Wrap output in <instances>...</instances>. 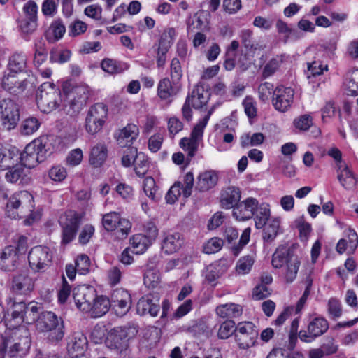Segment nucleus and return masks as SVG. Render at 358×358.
<instances>
[{
	"label": "nucleus",
	"mask_w": 358,
	"mask_h": 358,
	"mask_svg": "<svg viewBox=\"0 0 358 358\" xmlns=\"http://www.w3.org/2000/svg\"><path fill=\"white\" fill-rule=\"evenodd\" d=\"M272 265L282 268V276L286 283H292L296 278L301 260L293 249L279 247L272 256Z\"/></svg>",
	"instance_id": "f257e3e1"
},
{
	"label": "nucleus",
	"mask_w": 358,
	"mask_h": 358,
	"mask_svg": "<svg viewBox=\"0 0 358 358\" xmlns=\"http://www.w3.org/2000/svg\"><path fill=\"white\" fill-rule=\"evenodd\" d=\"M48 138L45 136L36 138L29 143L23 152H19V162L24 167L31 169L43 162L49 150Z\"/></svg>",
	"instance_id": "f03ea898"
},
{
	"label": "nucleus",
	"mask_w": 358,
	"mask_h": 358,
	"mask_svg": "<svg viewBox=\"0 0 358 358\" xmlns=\"http://www.w3.org/2000/svg\"><path fill=\"white\" fill-rule=\"evenodd\" d=\"M63 91L65 96L64 100V110L71 116L77 115L86 104L90 94L88 86L85 85H76L69 89L65 85Z\"/></svg>",
	"instance_id": "7ed1b4c3"
},
{
	"label": "nucleus",
	"mask_w": 358,
	"mask_h": 358,
	"mask_svg": "<svg viewBox=\"0 0 358 358\" xmlns=\"http://www.w3.org/2000/svg\"><path fill=\"white\" fill-rule=\"evenodd\" d=\"M33 196L27 191L14 193L6 205L7 216L11 219L27 217L34 209Z\"/></svg>",
	"instance_id": "20e7f679"
},
{
	"label": "nucleus",
	"mask_w": 358,
	"mask_h": 358,
	"mask_svg": "<svg viewBox=\"0 0 358 358\" xmlns=\"http://www.w3.org/2000/svg\"><path fill=\"white\" fill-rule=\"evenodd\" d=\"M62 102L61 92L53 83L45 82L41 85L36 94L38 108L44 113L56 109Z\"/></svg>",
	"instance_id": "39448f33"
},
{
	"label": "nucleus",
	"mask_w": 358,
	"mask_h": 358,
	"mask_svg": "<svg viewBox=\"0 0 358 358\" xmlns=\"http://www.w3.org/2000/svg\"><path fill=\"white\" fill-rule=\"evenodd\" d=\"M34 321L39 331L50 332L49 340L57 342L64 337V321L61 317L57 315H38L37 318H34L31 322Z\"/></svg>",
	"instance_id": "423d86ee"
},
{
	"label": "nucleus",
	"mask_w": 358,
	"mask_h": 358,
	"mask_svg": "<svg viewBox=\"0 0 358 358\" xmlns=\"http://www.w3.org/2000/svg\"><path fill=\"white\" fill-rule=\"evenodd\" d=\"M30 346L31 339L24 328L15 331L13 336L3 343V348L9 347L8 355L13 358H21L26 355Z\"/></svg>",
	"instance_id": "0eeeda50"
},
{
	"label": "nucleus",
	"mask_w": 358,
	"mask_h": 358,
	"mask_svg": "<svg viewBox=\"0 0 358 358\" xmlns=\"http://www.w3.org/2000/svg\"><path fill=\"white\" fill-rule=\"evenodd\" d=\"M107 116L108 108L105 104L98 103L91 106L85 118L86 131L92 135L99 132L105 124Z\"/></svg>",
	"instance_id": "6e6552de"
},
{
	"label": "nucleus",
	"mask_w": 358,
	"mask_h": 358,
	"mask_svg": "<svg viewBox=\"0 0 358 358\" xmlns=\"http://www.w3.org/2000/svg\"><path fill=\"white\" fill-rule=\"evenodd\" d=\"M20 120L18 104L10 99H4L0 101V121L7 130L13 129Z\"/></svg>",
	"instance_id": "1a4fd4ad"
},
{
	"label": "nucleus",
	"mask_w": 358,
	"mask_h": 358,
	"mask_svg": "<svg viewBox=\"0 0 358 358\" xmlns=\"http://www.w3.org/2000/svg\"><path fill=\"white\" fill-rule=\"evenodd\" d=\"M81 217L76 212L69 210L59 218L62 227V243H69L75 237L79 228Z\"/></svg>",
	"instance_id": "9d476101"
},
{
	"label": "nucleus",
	"mask_w": 358,
	"mask_h": 358,
	"mask_svg": "<svg viewBox=\"0 0 358 358\" xmlns=\"http://www.w3.org/2000/svg\"><path fill=\"white\" fill-rule=\"evenodd\" d=\"M258 336L255 326L250 322L238 323L235 333L236 341L240 348L248 349L253 346Z\"/></svg>",
	"instance_id": "9b49d317"
},
{
	"label": "nucleus",
	"mask_w": 358,
	"mask_h": 358,
	"mask_svg": "<svg viewBox=\"0 0 358 358\" xmlns=\"http://www.w3.org/2000/svg\"><path fill=\"white\" fill-rule=\"evenodd\" d=\"M194 180L193 174L188 172L184 176L183 183L176 182L166 195L167 203H174L182 194L185 198L189 197L192 194Z\"/></svg>",
	"instance_id": "f8f14e48"
},
{
	"label": "nucleus",
	"mask_w": 358,
	"mask_h": 358,
	"mask_svg": "<svg viewBox=\"0 0 358 358\" xmlns=\"http://www.w3.org/2000/svg\"><path fill=\"white\" fill-rule=\"evenodd\" d=\"M28 259L31 268L39 272L44 271L49 266L52 255L48 248L38 245L30 250Z\"/></svg>",
	"instance_id": "ddd939ff"
},
{
	"label": "nucleus",
	"mask_w": 358,
	"mask_h": 358,
	"mask_svg": "<svg viewBox=\"0 0 358 358\" xmlns=\"http://www.w3.org/2000/svg\"><path fill=\"white\" fill-rule=\"evenodd\" d=\"M294 91L291 87L278 86L275 88L272 96V104L274 108L280 112L287 111L293 103Z\"/></svg>",
	"instance_id": "4468645a"
},
{
	"label": "nucleus",
	"mask_w": 358,
	"mask_h": 358,
	"mask_svg": "<svg viewBox=\"0 0 358 358\" xmlns=\"http://www.w3.org/2000/svg\"><path fill=\"white\" fill-rule=\"evenodd\" d=\"M87 337L82 332H73L67 338V352L70 357H82L87 348Z\"/></svg>",
	"instance_id": "2eb2a0df"
},
{
	"label": "nucleus",
	"mask_w": 358,
	"mask_h": 358,
	"mask_svg": "<svg viewBox=\"0 0 358 358\" xmlns=\"http://www.w3.org/2000/svg\"><path fill=\"white\" fill-rule=\"evenodd\" d=\"M258 207V201L253 197L238 202L233 209V216L239 221L247 220L255 215Z\"/></svg>",
	"instance_id": "dca6fc26"
},
{
	"label": "nucleus",
	"mask_w": 358,
	"mask_h": 358,
	"mask_svg": "<svg viewBox=\"0 0 358 358\" xmlns=\"http://www.w3.org/2000/svg\"><path fill=\"white\" fill-rule=\"evenodd\" d=\"M19 74L6 71L1 78V87L9 93L19 94L22 93L27 87V80L20 78Z\"/></svg>",
	"instance_id": "f3484780"
},
{
	"label": "nucleus",
	"mask_w": 358,
	"mask_h": 358,
	"mask_svg": "<svg viewBox=\"0 0 358 358\" xmlns=\"http://www.w3.org/2000/svg\"><path fill=\"white\" fill-rule=\"evenodd\" d=\"M18 255L15 247L8 245L6 247L0 255V268L6 271H13L17 264Z\"/></svg>",
	"instance_id": "a211bd4d"
},
{
	"label": "nucleus",
	"mask_w": 358,
	"mask_h": 358,
	"mask_svg": "<svg viewBox=\"0 0 358 358\" xmlns=\"http://www.w3.org/2000/svg\"><path fill=\"white\" fill-rule=\"evenodd\" d=\"M241 192L238 187L230 186L222 191L220 203L223 208L231 209L240 201Z\"/></svg>",
	"instance_id": "6ab92c4d"
},
{
	"label": "nucleus",
	"mask_w": 358,
	"mask_h": 358,
	"mask_svg": "<svg viewBox=\"0 0 358 358\" xmlns=\"http://www.w3.org/2000/svg\"><path fill=\"white\" fill-rule=\"evenodd\" d=\"M34 288V282L27 273L15 275L13 278V291L19 294H27Z\"/></svg>",
	"instance_id": "aec40b11"
},
{
	"label": "nucleus",
	"mask_w": 358,
	"mask_h": 358,
	"mask_svg": "<svg viewBox=\"0 0 358 358\" xmlns=\"http://www.w3.org/2000/svg\"><path fill=\"white\" fill-rule=\"evenodd\" d=\"M139 134V129L134 124H128L118 134L117 141L120 145L124 147L129 145L136 140Z\"/></svg>",
	"instance_id": "412c9836"
},
{
	"label": "nucleus",
	"mask_w": 358,
	"mask_h": 358,
	"mask_svg": "<svg viewBox=\"0 0 358 358\" xmlns=\"http://www.w3.org/2000/svg\"><path fill=\"white\" fill-rule=\"evenodd\" d=\"M159 301V296L154 294L143 297L138 302V312L139 313H158L160 308Z\"/></svg>",
	"instance_id": "4be33fe9"
},
{
	"label": "nucleus",
	"mask_w": 358,
	"mask_h": 358,
	"mask_svg": "<svg viewBox=\"0 0 358 358\" xmlns=\"http://www.w3.org/2000/svg\"><path fill=\"white\" fill-rule=\"evenodd\" d=\"M19 163V150L16 148L0 149V171L6 170Z\"/></svg>",
	"instance_id": "5701e85b"
},
{
	"label": "nucleus",
	"mask_w": 358,
	"mask_h": 358,
	"mask_svg": "<svg viewBox=\"0 0 358 358\" xmlns=\"http://www.w3.org/2000/svg\"><path fill=\"white\" fill-rule=\"evenodd\" d=\"M210 98V94L206 91L202 86H196L192 92L191 94L187 96L186 100L189 99V103L196 109L201 108L205 106Z\"/></svg>",
	"instance_id": "b1692460"
},
{
	"label": "nucleus",
	"mask_w": 358,
	"mask_h": 358,
	"mask_svg": "<svg viewBox=\"0 0 358 358\" xmlns=\"http://www.w3.org/2000/svg\"><path fill=\"white\" fill-rule=\"evenodd\" d=\"M86 291L92 294L94 292V290L85 285L75 288L73 291L76 305L81 311H88L91 306L90 299L86 298Z\"/></svg>",
	"instance_id": "393cba45"
},
{
	"label": "nucleus",
	"mask_w": 358,
	"mask_h": 358,
	"mask_svg": "<svg viewBox=\"0 0 358 358\" xmlns=\"http://www.w3.org/2000/svg\"><path fill=\"white\" fill-rule=\"evenodd\" d=\"M113 306H117L121 311L127 313L129 310L131 304L130 294L124 289L115 290L112 295Z\"/></svg>",
	"instance_id": "a878e982"
},
{
	"label": "nucleus",
	"mask_w": 358,
	"mask_h": 358,
	"mask_svg": "<svg viewBox=\"0 0 358 358\" xmlns=\"http://www.w3.org/2000/svg\"><path fill=\"white\" fill-rule=\"evenodd\" d=\"M348 238V241L340 239L336 245V251L341 255L347 250L350 254L354 252L358 245V236L354 230L349 229Z\"/></svg>",
	"instance_id": "bb28decb"
},
{
	"label": "nucleus",
	"mask_w": 358,
	"mask_h": 358,
	"mask_svg": "<svg viewBox=\"0 0 358 358\" xmlns=\"http://www.w3.org/2000/svg\"><path fill=\"white\" fill-rule=\"evenodd\" d=\"M183 240L179 233L168 234L162 242V249L167 254L177 252L182 245Z\"/></svg>",
	"instance_id": "cd10ccee"
},
{
	"label": "nucleus",
	"mask_w": 358,
	"mask_h": 358,
	"mask_svg": "<svg viewBox=\"0 0 358 358\" xmlns=\"http://www.w3.org/2000/svg\"><path fill=\"white\" fill-rule=\"evenodd\" d=\"M66 32V27L60 19L54 20L45 32V38L50 43L60 40Z\"/></svg>",
	"instance_id": "c85d7f7f"
},
{
	"label": "nucleus",
	"mask_w": 358,
	"mask_h": 358,
	"mask_svg": "<svg viewBox=\"0 0 358 358\" xmlns=\"http://www.w3.org/2000/svg\"><path fill=\"white\" fill-rule=\"evenodd\" d=\"M338 180L346 189H352L356 185V179L352 172L346 165H338Z\"/></svg>",
	"instance_id": "c756f323"
},
{
	"label": "nucleus",
	"mask_w": 358,
	"mask_h": 358,
	"mask_svg": "<svg viewBox=\"0 0 358 358\" xmlns=\"http://www.w3.org/2000/svg\"><path fill=\"white\" fill-rule=\"evenodd\" d=\"M217 182V176L213 171H207L201 173L198 178L196 187L205 192L213 187Z\"/></svg>",
	"instance_id": "7c9ffc66"
},
{
	"label": "nucleus",
	"mask_w": 358,
	"mask_h": 358,
	"mask_svg": "<svg viewBox=\"0 0 358 358\" xmlns=\"http://www.w3.org/2000/svg\"><path fill=\"white\" fill-rule=\"evenodd\" d=\"M255 216V227L257 229L263 228L266 222L271 220L270 206L266 203H258Z\"/></svg>",
	"instance_id": "2f4dec72"
},
{
	"label": "nucleus",
	"mask_w": 358,
	"mask_h": 358,
	"mask_svg": "<svg viewBox=\"0 0 358 358\" xmlns=\"http://www.w3.org/2000/svg\"><path fill=\"white\" fill-rule=\"evenodd\" d=\"M280 220L278 217L272 218L263 230L262 238L264 243H271L276 238L280 227Z\"/></svg>",
	"instance_id": "473e14b6"
},
{
	"label": "nucleus",
	"mask_w": 358,
	"mask_h": 358,
	"mask_svg": "<svg viewBox=\"0 0 358 358\" xmlns=\"http://www.w3.org/2000/svg\"><path fill=\"white\" fill-rule=\"evenodd\" d=\"M26 65V56L21 53H15L9 59L7 71L19 74L25 69Z\"/></svg>",
	"instance_id": "72a5a7b5"
},
{
	"label": "nucleus",
	"mask_w": 358,
	"mask_h": 358,
	"mask_svg": "<svg viewBox=\"0 0 358 358\" xmlns=\"http://www.w3.org/2000/svg\"><path fill=\"white\" fill-rule=\"evenodd\" d=\"M130 244L132 254H141L146 250L151 242L147 239L146 236L138 234L130 238Z\"/></svg>",
	"instance_id": "f704fd0d"
},
{
	"label": "nucleus",
	"mask_w": 358,
	"mask_h": 358,
	"mask_svg": "<svg viewBox=\"0 0 358 358\" xmlns=\"http://www.w3.org/2000/svg\"><path fill=\"white\" fill-rule=\"evenodd\" d=\"M107 157V148L103 143L94 146L90 153V162L94 166H101Z\"/></svg>",
	"instance_id": "c9c22d12"
},
{
	"label": "nucleus",
	"mask_w": 358,
	"mask_h": 358,
	"mask_svg": "<svg viewBox=\"0 0 358 358\" xmlns=\"http://www.w3.org/2000/svg\"><path fill=\"white\" fill-rule=\"evenodd\" d=\"M124 332L120 329L115 328L110 332L106 339V344L110 348L120 349L124 347L125 339Z\"/></svg>",
	"instance_id": "e433bc0d"
},
{
	"label": "nucleus",
	"mask_w": 358,
	"mask_h": 358,
	"mask_svg": "<svg viewBox=\"0 0 358 358\" xmlns=\"http://www.w3.org/2000/svg\"><path fill=\"white\" fill-rule=\"evenodd\" d=\"M101 69L110 74L120 73L128 69L126 64L112 59H104L101 64Z\"/></svg>",
	"instance_id": "4c0bfd02"
},
{
	"label": "nucleus",
	"mask_w": 358,
	"mask_h": 358,
	"mask_svg": "<svg viewBox=\"0 0 358 358\" xmlns=\"http://www.w3.org/2000/svg\"><path fill=\"white\" fill-rule=\"evenodd\" d=\"M328 70L327 64H323L320 59L319 54L314 57V59L307 62V77L317 76L323 73L324 71Z\"/></svg>",
	"instance_id": "58836bf2"
},
{
	"label": "nucleus",
	"mask_w": 358,
	"mask_h": 358,
	"mask_svg": "<svg viewBox=\"0 0 358 358\" xmlns=\"http://www.w3.org/2000/svg\"><path fill=\"white\" fill-rule=\"evenodd\" d=\"M329 328L327 321L323 317H316L311 321L308 326V330L316 338L320 336L325 333Z\"/></svg>",
	"instance_id": "ea45409f"
},
{
	"label": "nucleus",
	"mask_w": 358,
	"mask_h": 358,
	"mask_svg": "<svg viewBox=\"0 0 358 358\" xmlns=\"http://www.w3.org/2000/svg\"><path fill=\"white\" fill-rule=\"evenodd\" d=\"M344 85L348 95L356 96L358 94V69H354L348 73Z\"/></svg>",
	"instance_id": "a19ab883"
},
{
	"label": "nucleus",
	"mask_w": 358,
	"mask_h": 358,
	"mask_svg": "<svg viewBox=\"0 0 358 358\" xmlns=\"http://www.w3.org/2000/svg\"><path fill=\"white\" fill-rule=\"evenodd\" d=\"M174 94L170 80L167 78L162 79L157 85V95L162 100H166Z\"/></svg>",
	"instance_id": "79ce46f5"
},
{
	"label": "nucleus",
	"mask_w": 358,
	"mask_h": 358,
	"mask_svg": "<svg viewBox=\"0 0 358 358\" xmlns=\"http://www.w3.org/2000/svg\"><path fill=\"white\" fill-rule=\"evenodd\" d=\"M40 124L41 123L36 117H29L23 120L21 124V134L23 135H31L38 129Z\"/></svg>",
	"instance_id": "37998d69"
},
{
	"label": "nucleus",
	"mask_w": 358,
	"mask_h": 358,
	"mask_svg": "<svg viewBox=\"0 0 358 358\" xmlns=\"http://www.w3.org/2000/svg\"><path fill=\"white\" fill-rule=\"evenodd\" d=\"M252 257L246 255L241 257L236 265V271L238 275H245L250 273L254 264Z\"/></svg>",
	"instance_id": "c03bdc74"
},
{
	"label": "nucleus",
	"mask_w": 358,
	"mask_h": 358,
	"mask_svg": "<svg viewBox=\"0 0 358 358\" xmlns=\"http://www.w3.org/2000/svg\"><path fill=\"white\" fill-rule=\"evenodd\" d=\"M144 285L149 289L157 287L160 282L159 273L157 269H147L144 274Z\"/></svg>",
	"instance_id": "a18cd8bd"
},
{
	"label": "nucleus",
	"mask_w": 358,
	"mask_h": 358,
	"mask_svg": "<svg viewBox=\"0 0 358 358\" xmlns=\"http://www.w3.org/2000/svg\"><path fill=\"white\" fill-rule=\"evenodd\" d=\"M212 114V110H209L208 113L195 125L194 127L190 139L196 140V141L199 142L200 139H201L203 134V129L206 127L210 117Z\"/></svg>",
	"instance_id": "49530a36"
},
{
	"label": "nucleus",
	"mask_w": 358,
	"mask_h": 358,
	"mask_svg": "<svg viewBox=\"0 0 358 358\" xmlns=\"http://www.w3.org/2000/svg\"><path fill=\"white\" fill-rule=\"evenodd\" d=\"M143 191L145 194L151 200L157 201L159 199L157 194V187L155 185V181L152 177H146L143 181Z\"/></svg>",
	"instance_id": "de8ad7c7"
},
{
	"label": "nucleus",
	"mask_w": 358,
	"mask_h": 358,
	"mask_svg": "<svg viewBox=\"0 0 358 358\" xmlns=\"http://www.w3.org/2000/svg\"><path fill=\"white\" fill-rule=\"evenodd\" d=\"M120 218V214L116 212L105 214L102 217V224L104 229L108 231L116 229Z\"/></svg>",
	"instance_id": "09e8293b"
},
{
	"label": "nucleus",
	"mask_w": 358,
	"mask_h": 358,
	"mask_svg": "<svg viewBox=\"0 0 358 358\" xmlns=\"http://www.w3.org/2000/svg\"><path fill=\"white\" fill-rule=\"evenodd\" d=\"M136 173L138 176H143L148 169V158L143 152H136V157L134 161Z\"/></svg>",
	"instance_id": "8fccbe9b"
},
{
	"label": "nucleus",
	"mask_w": 358,
	"mask_h": 358,
	"mask_svg": "<svg viewBox=\"0 0 358 358\" xmlns=\"http://www.w3.org/2000/svg\"><path fill=\"white\" fill-rule=\"evenodd\" d=\"M110 307V302L108 297L99 296L94 299L93 310L95 313H107Z\"/></svg>",
	"instance_id": "3c124183"
},
{
	"label": "nucleus",
	"mask_w": 358,
	"mask_h": 358,
	"mask_svg": "<svg viewBox=\"0 0 358 358\" xmlns=\"http://www.w3.org/2000/svg\"><path fill=\"white\" fill-rule=\"evenodd\" d=\"M274 87L273 85L268 82H264L259 85L258 87V97L259 100L265 103L271 97V95H274Z\"/></svg>",
	"instance_id": "603ef678"
},
{
	"label": "nucleus",
	"mask_w": 358,
	"mask_h": 358,
	"mask_svg": "<svg viewBox=\"0 0 358 358\" xmlns=\"http://www.w3.org/2000/svg\"><path fill=\"white\" fill-rule=\"evenodd\" d=\"M5 317V325L10 329H15L19 327L23 322L31 324L32 322L29 321L24 317V315H3Z\"/></svg>",
	"instance_id": "864d4df0"
},
{
	"label": "nucleus",
	"mask_w": 358,
	"mask_h": 358,
	"mask_svg": "<svg viewBox=\"0 0 358 358\" xmlns=\"http://www.w3.org/2000/svg\"><path fill=\"white\" fill-rule=\"evenodd\" d=\"M180 145L188 152L187 161H189L195 155L198 150L199 142L189 138H183L180 140Z\"/></svg>",
	"instance_id": "5fc2aeb1"
},
{
	"label": "nucleus",
	"mask_w": 358,
	"mask_h": 358,
	"mask_svg": "<svg viewBox=\"0 0 358 358\" xmlns=\"http://www.w3.org/2000/svg\"><path fill=\"white\" fill-rule=\"evenodd\" d=\"M250 227H247L243 230L238 244L231 248V251L234 255L238 256L244 246L248 243L250 241Z\"/></svg>",
	"instance_id": "6e6d98bb"
},
{
	"label": "nucleus",
	"mask_w": 358,
	"mask_h": 358,
	"mask_svg": "<svg viewBox=\"0 0 358 358\" xmlns=\"http://www.w3.org/2000/svg\"><path fill=\"white\" fill-rule=\"evenodd\" d=\"M224 241L218 237L209 239L203 245V251L206 254H213L220 251L223 246Z\"/></svg>",
	"instance_id": "4d7b16f0"
},
{
	"label": "nucleus",
	"mask_w": 358,
	"mask_h": 358,
	"mask_svg": "<svg viewBox=\"0 0 358 358\" xmlns=\"http://www.w3.org/2000/svg\"><path fill=\"white\" fill-rule=\"evenodd\" d=\"M235 322L233 320H226L222 323L217 332L221 339L228 338L234 332L236 333Z\"/></svg>",
	"instance_id": "13d9d810"
},
{
	"label": "nucleus",
	"mask_w": 358,
	"mask_h": 358,
	"mask_svg": "<svg viewBox=\"0 0 358 358\" xmlns=\"http://www.w3.org/2000/svg\"><path fill=\"white\" fill-rule=\"evenodd\" d=\"M8 169V171L6 174V178L12 183L16 182L21 178L24 171L23 166L18 163Z\"/></svg>",
	"instance_id": "bf43d9fd"
},
{
	"label": "nucleus",
	"mask_w": 358,
	"mask_h": 358,
	"mask_svg": "<svg viewBox=\"0 0 358 358\" xmlns=\"http://www.w3.org/2000/svg\"><path fill=\"white\" fill-rule=\"evenodd\" d=\"M143 337L150 345H155L160 340L161 330L155 327H149L145 330Z\"/></svg>",
	"instance_id": "052dcab7"
},
{
	"label": "nucleus",
	"mask_w": 358,
	"mask_h": 358,
	"mask_svg": "<svg viewBox=\"0 0 358 358\" xmlns=\"http://www.w3.org/2000/svg\"><path fill=\"white\" fill-rule=\"evenodd\" d=\"M131 228V224L129 220L120 217L117 223V236L119 238L124 239L127 237Z\"/></svg>",
	"instance_id": "680f3d73"
},
{
	"label": "nucleus",
	"mask_w": 358,
	"mask_h": 358,
	"mask_svg": "<svg viewBox=\"0 0 358 358\" xmlns=\"http://www.w3.org/2000/svg\"><path fill=\"white\" fill-rule=\"evenodd\" d=\"M277 31L279 34H284V42H287L292 35H294L296 33V30L292 29L289 27L288 24L279 19L277 20L275 24Z\"/></svg>",
	"instance_id": "e2e57ef3"
},
{
	"label": "nucleus",
	"mask_w": 358,
	"mask_h": 358,
	"mask_svg": "<svg viewBox=\"0 0 358 358\" xmlns=\"http://www.w3.org/2000/svg\"><path fill=\"white\" fill-rule=\"evenodd\" d=\"M182 76L180 62L178 58H173L171 62V77L173 83H178Z\"/></svg>",
	"instance_id": "0e129e2a"
},
{
	"label": "nucleus",
	"mask_w": 358,
	"mask_h": 358,
	"mask_svg": "<svg viewBox=\"0 0 358 358\" xmlns=\"http://www.w3.org/2000/svg\"><path fill=\"white\" fill-rule=\"evenodd\" d=\"M59 0H44L42 4V13L45 16H53L57 9Z\"/></svg>",
	"instance_id": "69168bd1"
},
{
	"label": "nucleus",
	"mask_w": 358,
	"mask_h": 358,
	"mask_svg": "<svg viewBox=\"0 0 358 358\" xmlns=\"http://www.w3.org/2000/svg\"><path fill=\"white\" fill-rule=\"evenodd\" d=\"M76 267L77 271L84 275L87 273L90 268V259L86 255H81L78 256L76 260Z\"/></svg>",
	"instance_id": "338daca9"
},
{
	"label": "nucleus",
	"mask_w": 358,
	"mask_h": 358,
	"mask_svg": "<svg viewBox=\"0 0 358 358\" xmlns=\"http://www.w3.org/2000/svg\"><path fill=\"white\" fill-rule=\"evenodd\" d=\"M48 175L51 180L56 182H61L66 178L67 173L64 167L55 166L50 169Z\"/></svg>",
	"instance_id": "774afa93"
}]
</instances>
